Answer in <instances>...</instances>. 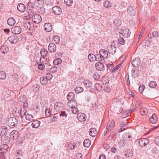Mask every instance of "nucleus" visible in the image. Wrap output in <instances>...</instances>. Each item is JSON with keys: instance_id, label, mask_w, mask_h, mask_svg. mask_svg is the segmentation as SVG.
Instances as JSON below:
<instances>
[{"instance_id": "obj_14", "label": "nucleus", "mask_w": 159, "mask_h": 159, "mask_svg": "<svg viewBox=\"0 0 159 159\" xmlns=\"http://www.w3.org/2000/svg\"><path fill=\"white\" fill-rule=\"evenodd\" d=\"M86 116L83 113H78L77 115L78 119L80 121H84L86 120Z\"/></svg>"}, {"instance_id": "obj_24", "label": "nucleus", "mask_w": 159, "mask_h": 159, "mask_svg": "<svg viewBox=\"0 0 159 159\" xmlns=\"http://www.w3.org/2000/svg\"><path fill=\"white\" fill-rule=\"evenodd\" d=\"M84 84L85 86L87 88H91L93 89V84L92 82L89 80H86L84 82Z\"/></svg>"}, {"instance_id": "obj_6", "label": "nucleus", "mask_w": 159, "mask_h": 159, "mask_svg": "<svg viewBox=\"0 0 159 159\" xmlns=\"http://www.w3.org/2000/svg\"><path fill=\"white\" fill-rule=\"evenodd\" d=\"M127 10L129 14L131 16H134L135 14L136 11L135 7L131 6L128 7Z\"/></svg>"}, {"instance_id": "obj_20", "label": "nucleus", "mask_w": 159, "mask_h": 159, "mask_svg": "<svg viewBox=\"0 0 159 159\" xmlns=\"http://www.w3.org/2000/svg\"><path fill=\"white\" fill-rule=\"evenodd\" d=\"M149 121L152 124H155L157 121V115L155 114H153L149 119Z\"/></svg>"}, {"instance_id": "obj_50", "label": "nucleus", "mask_w": 159, "mask_h": 159, "mask_svg": "<svg viewBox=\"0 0 159 159\" xmlns=\"http://www.w3.org/2000/svg\"><path fill=\"white\" fill-rule=\"evenodd\" d=\"M53 40L54 42H55V43L57 44L59 43L60 42V39L58 36L56 35L54 36L53 39Z\"/></svg>"}, {"instance_id": "obj_9", "label": "nucleus", "mask_w": 159, "mask_h": 159, "mask_svg": "<svg viewBox=\"0 0 159 159\" xmlns=\"http://www.w3.org/2000/svg\"><path fill=\"white\" fill-rule=\"evenodd\" d=\"M64 104L59 102H56L54 105V108L57 111H59L62 110Z\"/></svg>"}, {"instance_id": "obj_48", "label": "nucleus", "mask_w": 159, "mask_h": 159, "mask_svg": "<svg viewBox=\"0 0 159 159\" xmlns=\"http://www.w3.org/2000/svg\"><path fill=\"white\" fill-rule=\"evenodd\" d=\"M62 62V60L60 58H57L53 61V64L54 65H57Z\"/></svg>"}, {"instance_id": "obj_41", "label": "nucleus", "mask_w": 159, "mask_h": 159, "mask_svg": "<svg viewBox=\"0 0 159 159\" xmlns=\"http://www.w3.org/2000/svg\"><path fill=\"white\" fill-rule=\"evenodd\" d=\"M88 58L89 60L91 62L94 61L95 58H96L95 57V55L91 54L89 55Z\"/></svg>"}, {"instance_id": "obj_51", "label": "nucleus", "mask_w": 159, "mask_h": 159, "mask_svg": "<svg viewBox=\"0 0 159 159\" xmlns=\"http://www.w3.org/2000/svg\"><path fill=\"white\" fill-rule=\"evenodd\" d=\"M119 43L121 45H124L125 42V40L123 37H120L118 39Z\"/></svg>"}, {"instance_id": "obj_30", "label": "nucleus", "mask_w": 159, "mask_h": 159, "mask_svg": "<svg viewBox=\"0 0 159 159\" xmlns=\"http://www.w3.org/2000/svg\"><path fill=\"white\" fill-rule=\"evenodd\" d=\"M75 95L74 93L73 92L69 93L67 96V98L68 100L69 101L73 100L75 98Z\"/></svg>"}, {"instance_id": "obj_1", "label": "nucleus", "mask_w": 159, "mask_h": 159, "mask_svg": "<svg viewBox=\"0 0 159 159\" xmlns=\"http://www.w3.org/2000/svg\"><path fill=\"white\" fill-rule=\"evenodd\" d=\"M17 120L15 117H10L7 120V124L10 127L13 128L17 124Z\"/></svg>"}, {"instance_id": "obj_27", "label": "nucleus", "mask_w": 159, "mask_h": 159, "mask_svg": "<svg viewBox=\"0 0 159 159\" xmlns=\"http://www.w3.org/2000/svg\"><path fill=\"white\" fill-rule=\"evenodd\" d=\"M40 122L38 120H34L32 124V126L33 128H37L40 125Z\"/></svg>"}, {"instance_id": "obj_22", "label": "nucleus", "mask_w": 159, "mask_h": 159, "mask_svg": "<svg viewBox=\"0 0 159 159\" xmlns=\"http://www.w3.org/2000/svg\"><path fill=\"white\" fill-rule=\"evenodd\" d=\"M44 30L47 32H50L52 30V26L51 24L46 23L44 26Z\"/></svg>"}, {"instance_id": "obj_25", "label": "nucleus", "mask_w": 159, "mask_h": 159, "mask_svg": "<svg viewBox=\"0 0 159 159\" xmlns=\"http://www.w3.org/2000/svg\"><path fill=\"white\" fill-rule=\"evenodd\" d=\"M89 133L90 136L94 137L97 134V131L96 129L92 128L89 130Z\"/></svg>"}, {"instance_id": "obj_10", "label": "nucleus", "mask_w": 159, "mask_h": 159, "mask_svg": "<svg viewBox=\"0 0 159 159\" xmlns=\"http://www.w3.org/2000/svg\"><path fill=\"white\" fill-rule=\"evenodd\" d=\"M107 50L109 53L114 54L116 52V48L115 45H109L107 47Z\"/></svg>"}, {"instance_id": "obj_58", "label": "nucleus", "mask_w": 159, "mask_h": 159, "mask_svg": "<svg viewBox=\"0 0 159 159\" xmlns=\"http://www.w3.org/2000/svg\"><path fill=\"white\" fill-rule=\"evenodd\" d=\"M3 145L1 146V148H3V149L6 151L7 152V149L8 148V147L7 145V144H3Z\"/></svg>"}, {"instance_id": "obj_28", "label": "nucleus", "mask_w": 159, "mask_h": 159, "mask_svg": "<svg viewBox=\"0 0 159 159\" xmlns=\"http://www.w3.org/2000/svg\"><path fill=\"white\" fill-rule=\"evenodd\" d=\"M1 50L3 53L6 54L8 52L9 48L7 46L3 45L1 47Z\"/></svg>"}, {"instance_id": "obj_47", "label": "nucleus", "mask_w": 159, "mask_h": 159, "mask_svg": "<svg viewBox=\"0 0 159 159\" xmlns=\"http://www.w3.org/2000/svg\"><path fill=\"white\" fill-rule=\"evenodd\" d=\"M76 144L74 143H70L68 144V147L70 149H72L75 148L76 146Z\"/></svg>"}, {"instance_id": "obj_33", "label": "nucleus", "mask_w": 159, "mask_h": 159, "mask_svg": "<svg viewBox=\"0 0 159 159\" xmlns=\"http://www.w3.org/2000/svg\"><path fill=\"white\" fill-rule=\"evenodd\" d=\"M91 144L90 141L88 139H85L84 142L83 144L84 146L87 148H88Z\"/></svg>"}, {"instance_id": "obj_12", "label": "nucleus", "mask_w": 159, "mask_h": 159, "mask_svg": "<svg viewBox=\"0 0 159 159\" xmlns=\"http://www.w3.org/2000/svg\"><path fill=\"white\" fill-rule=\"evenodd\" d=\"M130 31L129 29L127 28L123 29L122 30L121 32V34L124 37L128 38L130 34Z\"/></svg>"}, {"instance_id": "obj_37", "label": "nucleus", "mask_w": 159, "mask_h": 159, "mask_svg": "<svg viewBox=\"0 0 159 159\" xmlns=\"http://www.w3.org/2000/svg\"><path fill=\"white\" fill-rule=\"evenodd\" d=\"M12 113L15 116L17 117L20 115L19 109L17 108L14 109Z\"/></svg>"}, {"instance_id": "obj_46", "label": "nucleus", "mask_w": 159, "mask_h": 159, "mask_svg": "<svg viewBox=\"0 0 159 159\" xmlns=\"http://www.w3.org/2000/svg\"><path fill=\"white\" fill-rule=\"evenodd\" d=\"M19 100L20 102L22 103L25 102L27 101L26 99V96L23 95L20 96Z\"/></svg>"}, {"instance_id": "obj_61", "label": "nucleus", "mask_w": 159, "mask_h": 159, "mask_svg": "<svg viewBox=\"0 0 159 159\" xmlns=\"http://www.w3.org/2000/svg\"><path fill=\"white\" fill-rule=\"evenodd\" d=\"M152 34L154 37H158L159 34V33L157 31H154L152 32Z\"/></svg>"}, {"instance_id": "obj_29", "label": "nucleus", "mask_w": 159, "mask_h": 159, "mask_svg": "<svg viewBox=\"0 0 159 159\" xmlns=\"http://www.w3.org/2000/svg\"><path fill=\"white\" fill-rule=\"evenodd\" d=\"M39 1L38 0H37V1L36 0L35 1L34 0H30V1L29 2V4H34L36 7H40V4L39 3Z\"/></svg>"}, {"instance_id": "obj_31", "label": "nucleus", "mask_w": 159, "mask_h": 159, "mask_svg": "<svg viewBox=\"0 0 159 159\" xmlns=\"http://www.w3.org/2000/svg\"><path fill=\"white\" fill-rule=\"evenodd\" d=\"M1 133L2 134V136L3 135H6L7 134L8 135L10 132L8 130L7 128L6 127L3 128L1 131Z\"/></svg>"}, {"instance_id": "obj_26", "label": "nucleus", "mask_w": 159, "mask_h": 159, "mask_svg": "<svg viewBox=\"0 0 159 159\" xmlns=\"http://www.w3.org/2000/svg\"><path fill=\"white\" fill-rule=\"evenodd\" d=\"M7 23L8 25L10 26H12L15 24L16 21L14 18L11 17L8 19Z\"/></svg>"}, {"instance_id": "obj_15", "label": "nucleus", "mask_w": 159, "mask_h": 159, "mask_svg": "<svg viewBox=\"0 0 159 159\" xmlns=\"http://www.w3.org/2000/svg\"><path fill=\"white\" fill-rule=\"evenodd\" d=\"M12 32L14 34H20L22 30L21 28L19 26H15L12 28Z\"/></svg>"}, {"instance_id": "obj_49", "label": "nucleus", "mask_w": 159, "mask_h": 159, "mask_svg": "<svg viewBox=\"0 0 159 159\" xmlns=\"http://www.w3.org/2000/svg\"><path fill=\"white\" fill-rule=\"evenodd\" d=\"M51 111L50 110V109L49 108H47L45 111V113L46 116L47 117H49L50 116L51 114Z\"/></svg>"}, {"instance_id": "obj_40", "label": "nucleus", "mask_w": 159, "mask_h": 159, "mask_svg": "<svg viewBox=\"0 0 159 159\" xmlns=\"http://www.w3.org/2000/svg\"><path fill=\"white\" fill-rule=\"evenodd\" d=\"M83 89L80 87H78L75 89V91L76 93H79L83 92Z\"/></svg>"}, {"instance_id": "obj_59", "label": "nucleus", "mask_w": 159, "mask_h": 159, "mask_svg": "<svg viewBox=\"0 0 159 159\" xmlns=\"http://www.w3.org/2000/svg\"><path fill=\"white\" fill-rule=\"evenodd\" d=\"M45 67L44 65L43 64H40L38 66V68L40 70H43Z\"/></svg>"}, {"instance_id": "obj_57", "label": "nucleus", "mask_w": 159, "mask_h": 159, "mask_svg": "<svg viewBox=\"0 0 159 159\" xmlns=\"http://www.w3.org/2000/svg\"><path fill=\"white\" fill-rule=\"evenodd\" d=\"M145 88L144 85L142 84L139 86V90L140 93H142L143 91Z\"/></svg>"}, {"instance_id": "obj_13", "label": "nucleus", "mask_w": 159, "mask_h": 159, "mask_svg": "<svg viewBox=\"0 0 159 159\" xmlns=\"http://www.w3.org/2000/svg\"><path fill=\"white\" fill-rule=\"evenodd\" d=\"M132 65L135 67H138L140 64V60L139 58H136L132 62Z\"/></svg>"}, {"instance_id": "obj_36", "label": "nucleus", "mask_w": 159, "mask_h": 159, "mask_svg": "<svg viewBox=\"0 0 159 159\" xmlns=\"http://www.w3.org/2000/svg\"><path fill=\"white\" fill-rule=\"evenodd\" d=\"M95 57L96 58H95L94 61H98V62H102V57L101 56L100 54H97L96 56H95Z\"/></svg>"}, {"instance_id": "obj_8", "label": "nucleus", "mask_w": 159, "mask_h": 159, "mask_svg": "<svg viewBox=\"0 0 159 159\" xmlns=\"http://www.w3.org/2000/svg\"><path fill=\"white\" fill-rule=\"evenodd\" d=\"M24 26L27 30H32L34 27V25L32 22L30 23V22L27 21L24 23Z\"/></svg>"}, {"instance_id": "obj_43", "label": "nucleus", "mask_w": 159, "mask_h": 159, "mask_svg": "<svg viewBox=\"0 0 159 159\" xmlns=\"http://www.w3.org/2000/svg\"><path fill=\"white\" fill-rule=\"evenodd\" d=\"M6 77V73L3 71H0V79H4Z\"/></svg>"}, {"instance_id": "obj_34", "label": "nucleus", "mask_w": 159, "mask_h": 159, "mask_svg": "<svg viewBox=\"0 0 159 159\" xmlns=\"http://www.w3.org/2000/svg\"><path fill=\"white\" fill-rule=\"evenodd\" d=\"M121 21L118 19H115L113 21V24L116 26L118 27L121 25Z\"/></svg>"}, {"instance_id": "obj_44", "label": "nucleus", "mask_w": 159, "mask_h": 159, "mask_svg": "<svg viewBox=\"0 0 159 159\" xmlns=\"http://www.w3.org/2000/svg\"><path fill=\"white\" fill-rule=\"evenodd\" d=\"M65 4L69 7L71 6L73 3V0H64Z\"/></svg>"}, {"instance_id": "obj_64", "label": "nucleus", "mask_w": 159, "mask_h": 159, "mask_svg": "<svg viewBox=\"0 0 159 159\" xmlns=\"http://www.w3.org/2000/svg\"><path fill=\"white\" fill-rule=\"evenodd\" d=\"M121 65L120 64H119L117 66H116L112 70V71L113 72L114 71L117 70L119 67H120Z\"/></svg>"}, {"instance_id": "obj_35", "label": "nucleus", "mask_w": 159, "mask_h": 159, "mask_svg": "<svg viewBox=\"0 0 159 159\" xmlns=\"http://www.w3.org/2000/svg\"><path fill=\"white\" fill-rule=\"evenodd\" d=\"M40 82L42 84L44 85L47 83L48 80L44 77H42L40 79Z\"/></svg>"}, {"instance_id": "obj_42", "label": "nucleus", "mask_w": 159, "mask_h": 159, "mask_svg": "<svg viewBox=\"0 0 159 159\" xmlns=\"http://www.w3.org/2000/svg\"><path fill=\"white\" fill-rule=\"evenodd\" d=\"M157 85V84L155 81H151L149 83V86L151 88H155Z\"/></svg>"}, {"instance_id": "obj_56", "label": "nucleus", "mask_w": 159, "mask_h": 159, "mask_svg": "<svg viewBox=\"0 0 159 159\" xmlns=\"http://www.w3.org/2000/svg\"><path fill=\"white\" fill-rule=\"evenodd\" d=\"M71 108L72 112L74 114H76L79 112V110L76 107H73Z\"/></svg>"}, {"instance_id": "obj_32", "label": "nucleus", "mask_w": 159, "mask_h": 159, "mask_svg": "<svg viewBox=\"0 0 159 159\" xmlns=\"http://www.w3.org/2000/svg\"><path fill=\"white\" fill-rule=\"evenodd\" d=\"M40 53L43 58H44L45 57L47 56L48 51L45 49L43 48L41 49Z\"/></svg>"}, {"instance_id": "obj_39", "label": "nucleus", "mask_w": 159, "mask_h": 159, "mask_svg": "<svg viewBox=\"0 0 159 159\" xmlns=\"http://www.w3.org/2000/svg\"><path fill=\"white\" fill-rule=\"evenodd\" d=\"M140 112L142 115L144 116L146 115L148 113L147 110L146 108H140Z\"/></svg>"}, {"instance_id": "obj_62", "label": "nucleus", "mask_w": 159, "mask_h": 159, "mask_svg": "<svg viewBox=\"0 0 159 159\" xmlns=\"http://www.w3.org/2000/svg\"><path fill=\"white\" fill-rule=\"evenodd\" d=\"M60 116L66 117L67 116V114H66L65 111H61V113L59 114Z\"/></svg>"}, {"instance_id": "obj_53", "label": "nucleus", "mask_w": 159, "mask_h": 159, "mask_svg": "<svg viewBox=\"0 0 159 159\" xmlns=\"http://www.w3.org/2000/svg\"><path fill=\"white\" fill-rule=\"evenodd\" d=\"M93 77L95 80H98L100 78V75L98 73L96 72L93 75Z\"/></svg>"}, {"instance_id": "obj_18", "label": "nucleus", "mask_w": 159, "mask_h": 159, "mask_svg": "<svg viewBox=\"0 0 159 159\" xmlns=\"http://www.w3.org/2000/svg\"><path fill=\"white\" fill-rule=\"evenodd\" d=\"M18 10L21 12H24L26 10V7L23 3L19 4L17 6Z\"/></svg>"}, {"instance_id": "obj_52", "label": "nucleus", "mask_w": 159, "mask_h": 159, "mask_svg": "<svg viewBox=\"0 0 159 159\" xmlns=\"http://www.w3.org/2000/svg\"><path fill=\"white\" fill-rule=\"evenodd\" d=\"M104 5L106 8H108L111 6V3L107 1H105L104 3Z\"/></svg>"}, {"instance_id": "obj_3", "label": "nucleus", "mask_w": 159, "mask_h": 159, "mask_svg": "<svg viewBox=\"0 0 159 159\" xmlns=\"http://www.w3.org/2000/svg\"><path fill=\"white\" fill-rule=\"evenodd\" d=\"M115 125V122L113 120H111L107 124L106 129L109 133L114 128Z\"/></svg>"}, {"instance_id": "obj_63", "label": "nucleus", "mask_w": 159, "mask_h": 159, "mask_svg": "<svg viewBox=\"0 0 159 159\" xmlns=\"http://www.w3.org/2000/svg\"><path fill=\"white\" fill-rule=\"evenodd\" d=\"M155 142L157 145L159 146V137H157L155 139Z\"/></svg>"}, {"instance_id": "obj_55", "label": "nucleus", "mask_w": 159, "mask_h": 159, "mask_svg": "<svg viewBox=\"0 0 159 159\" xmlns=\"http://www.w3.org/2000/svg\"><path fill=\"white\" fill-rule=\"evenodd\" d=\"M52 75L50 73H48L46 74V78H47V79L48 80H50L52 79Z\"/></svg>"}, {"instance_id": "obj_11", "label": "nucleus", "mask_w": 159, "mask_h": 159, "mask_svg": "<svg viewBox=\"0 0 159 159\" xmlns=\"http://www.w3.org/2000/svg\"><path fill=\"white\" fill-rule=\"evenodd\" d=\"M9 135L11 139H16L19 137L18 132L16 130H13L10 133Z\"/></svg>"}, {"instance_id": "obj_45", "label": "nucleus", "mask_w": 159, "mask_h": 159, "mask_svg": "<svg viewBox=\"0 0 159 159\" xmlns=\"http://www.w3.org/2000/svg\"><path fill=\"white\" fill-rule=\"evenodd\" d=\"M26 112L27 111L25 109H22L21 110L20 115L22 119L23 118V117L25 116V115L26 114Z\"/></svg>"}, {"instance_id": "obj_17", "label": "nucleus", "mask_w": 159, "mask_h": 159, "mask_svg": "<svg viewBox=\"0 0 159 159\" xmlns=\"http://www.w3.org/2000/svg\"><path fill=\"white\" fill-rule=\"evenodd\" d=\"M67 105L70 108H72L73 107H77V103L74 100H70L67 102Z\"/></svg>"}, {"instance_id": "obj_19", "label": "nucleus", "mask_w": 159, "mask_h": 159, "mask_svg": "<svg viewBox=\"0 0 159 159\" xmlns=\"http://www.w3.org/2000/svg\"><path fill=\"white\" fill-rule=\"evenodd\" d=\"M96 68L98 70H104L105 66L103 64L101 63V62H98L95 64Z\"/></svg>"}, {"instance_id": "obj_2", "label": "nucleus", "mask_w": 159, "mask_h": 159, "mask_svg": "<svg viewBox=\"0 0 159 159\" xmlns=\"http://www.w3.org/2000/svg\"><path fill=\"white\" fill-rule=\"evenodd\" d=\"M52 11L53 13L57 15H60L62 12V9L58 6H56L53 7Z\"/></svg>"}, {"instance_id": "obj_23", "label": "nucleus", "mask_w": 159, "mask_h": 159, "mask_svg": "<svg viewBox=\"0 0 159 159\" xmlns=\"http://www.w3.org/2000/svg\"><path fill=\"white\" fill-rule=\"evenodd\" d=\"M1 141L3 144H8L9 143V139L7 136L3 135L2 136Z\"/></svg>"}, {"instance_id": "obj_38", "label": "nucleus", "mask_w": 159, "mask_h": 159, "mask_svg": "<svg viewBox=\"0 0 159 159\" xmlns=\"http://www.w3.org/2000/svg\"><path fill=\"white\" fill-rule=\"evenodd\" d=\"M25 117L27 120L29 121L32 120L34 118L33 116L32 115L29 113L26 114Z\"/></svg>"}, {"instance_id": "obj_60", "label": "nucleus", "mask_w": 159, "mask_h": 159, "mask_svg": "<svg viewBox=\"0 0 159 159\" xmlns=\"http://www.w3.org/2000/svg\"><path fill=\"white\" fill-rule=\"evenodd\" d=\"M94 87L97 89H98V88L100 89L101 90L102 88V87L101 85L98 84H96L94 85Z\"/></svg>"}, {"instance_id": "obj_7", "label": "nucleus", "mask_w": 159, "mask_h": 159, "mask_svg": "<svg viewBox=\"0 0 159 159\" xmlns=\"http://www.w3.org/2000/svg\"><path fill=\"white\" fill-rule=\"evenodd\" d=\"M8 39L11 43L15 44L18 42L19 38L18 36L13 35L9 37Z\"/></svg>"}, {"instance_id": "obj_5", "label": "nucleus", "mask_w": 159, "mask_h": 159, "mask_svg": "<svg viewBox=\"0 0 159 159\" xmlns=\"http://www.w3.org/2000/svg\"><path fill=\"white\" fill-rule=\"evenodd\" d=\"M149 140L147 138L142 139L139 141V143L140 146L143 147L149 143Z\"/></svg>"}, {"instance_id": "obj_4", "label": "nucleus", "mask_w": 159, "mask_h": 159, "mask_svg": "<svg viewBox=\"0 0 159 159\" xmlns=\"http://www.w3.org/2000/svg\"><path fill=\"white\" fill-rule=\"evenodd\" d=\"M32 19L33 21L35 23H39L41 20V16L38 14H34L32 16Z\"/></svg>"}, {"instance_id": "obj_54", "label": "nucleus", "mask_w": 159, "mask_h": 159, "mask_svg": "<svg viewBox=\"0 0 159 159\" xmlns=\"http://www.w3.org/2000/svg\"><path fill=\"white\" fill-rule=\"evenodd\" d=\"M57 70V67L55 66H52L50 69V71L52 73L56 72Z\"/></svg>"}, {"instance_id": "obj_16", "label": "nucleus", "mask_w": 159, "mask_h": 159, "mask_svg": "<svg viewBox=\"0 0 159 159\" xmlns=\"http://www.w3.org/2000/svg\"><path fill=\"white\" fill-rule=\"evenodd\" d=\"M48 48L50 52H54L56 51L57 48L56 45L53 43H50L49 45Z\"/></svg>"}, {"instance_id": "obj_21", "label": "nucleus", "mask_w": 159, "mask_h": 159, "mask_svg": "<svg viewBox=\"0 0 159 159\" xmlns=\"http://www.w3.org/2000/svg\"><path fill=\"white\" fill-rule=\"evenodd\" d=\"M99 53L103 60L108 57L107 52L104 49L101 50L99 51Z\"/></svg>"}]
</instances>
